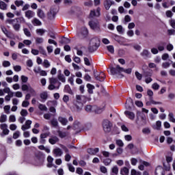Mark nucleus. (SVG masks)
I'll return each mask as SVG.
<instances>
[{
	"mask_svg": "<svg viewBox=\"0 0 175 175\" xmlns=\"http://www.w3.org/2000/svg\"><path fill=\"white\" fill-rule=\"evenodd\" d=\"M161 126H162V122L159 120L156 122V126H154L153 128L157 131H159L161 129Z\"/></svg>",
	"mask_w": 175,
	"mask_h": 175,
	"instance_id": "28",
	"label": "nucleus"
},
{
	"mask_svg": "<svg viewBox=\"0 0 175 175\" xmlns=\"http://www.w3.org/2000/svg\"><path fill=\"white\" fill-rule=\"evenodd\" d=\"M67 166L68 167V170H70L72 173H75V167H73L72 164L68 163Z\"/></svg>",
	"mask_w": 175,
	"mask_h": 175,
	"instance_id": "57",
	"label": "nucleus"
},
{
	"mask_svg": "<svg viewBox=\"0 0 175 175\" xmlns=\"http://www.w3.org/2000/svg\"><path fill=\"white\" fill-rule=\"evenodd\" d=\"M120 174L121 175H129V169L126 167H124L120 170Z\"/></svg>",
	"mask_w": 175,
	"mask_h": 175,
	"instance_id": "23",
	"label": "nucleus"
},
{
	"mask_svg": "<svg viewBox=\"0 0 175 175\" xmlns=\"http://www.w3.org/2000/svg\"><path fill=\"white\" fill-rule=\"evenodd\" d=\"M168 117H169V120L171 122L175 123V118H174V115L173 114V113H170L168 114Z\"/></svg>",
	"mask_w": 175,
	"mask_h": 175,
	"instance_id": "44",
	"label": "nucleus"
},
{
	"mask_svg": "<svg viewBox=\"0 0 175 175\" xmlns=\"http://www.w3.org/2000/svg\"><path fill=\"white\" fill-rule=\"evenodd\" d=\"M12 28L14 29V31L18 32V31H20V28H21V25H20V23H16V22H14Z\"/></svg>",
	"mask_w": 175,
	"mask_h": 175,
	"instance_id": "24",
	"label": "nucleus"
},
{
	"mask_svg": "<svg viewBox=\"0 0 175 175\" xmlns=\"http://www.w3.org/2000/svg\"><path fill=\"white\" fill-rule=\"evenodd\" d=\"M55 88H57V90H59V87H55L53 83H50V85L48 86V90H49L50 91H53V90H55Z\"/></svg>",
	"mask_w": 175,
	"mask_h": 175,
	"instance_id": "46",
	"label": "nucleus"
},
{
	"mask_svg": "<svg viewBox=\"0 0 175 175\" xmlns=\"http://www.w3.org/2000/svg\"><path fill=\"white\" fill-rule=\"evenodd\" d=\"M151 105H162L161 102H157L154 100H152V98H150V101H148L146 103L147 106H151Z\"/></svg>",
	"mask_w": 175,
	"mask_h": 175,
	"instance_id": "20",
	"label": "nucleus"
},
{
	"mask_svg": "<svg viewBox=\"0 0 175 175\" xmlns=\"http://www.w3.org/2000/svg\"><path fill=\"white\" fill-rule=\"evenodd\" d=\"M40 98L41 99H44L46 100L47 98H49V94H47V92H43L40 94Z\"/></svg>",
	"mask_w": 175,
	"mask_h": 175,
	"instance_id": "40",
	"label": "nucleus"
},
{
	"mask_svg": "<svg viewBox=\"0 0 175 175\" xmlns=\"http://www.w3.org/2000/svg\"><path fill=\"white\" fill-rule=\"evenodd\" d=\"M89 25L94 31H99V23L98 21H91L89 22Z\"/></svg>",
	"mask_w": 175,
	"mask_h": 175,
	"instance_id": "7",
	"label": "nucleus"
},
{
	"mask_svg": "<svg viewBox=\"0 0 175 175\" xmlns=\"http://www.w3.org/2000/svg\"><path fill=\"white\" fill-rule=\"evenodd\" d=\"M0 9L1 10H6V9H8V4L2 1H0Z\"/></svg>",
	"mask_w": 175,
	"mask_h": 175,
	"instance_id": "26",
	"label": "nucleus"
},
{
	"mask_svg": "<svg viewBox=\"0 0 175 175\" xmlns=\"http://www.w3.org/2000/svg\"><path fill=\"white\" fill-rule=\"evenodd\" d=\"M142 132L145 135H150V133H151V130H150L148 128H145L142 129Z\"/></svg>",
	"mask_w": 175,
	"mask_h": 175,
	"instance_id": "56",
	"label": "nucleus"
},
{
	"mask_svg": "<svg viewBox=\"0 0 175 175\" xmlns=\"http://www.w3.org/2000/svg\"><path fill=\"white\" fill-rule=\"evenodd\" d=\"M100 40L99 38L95 37L90 40L88 49L90 53H94V51H96L98 50V47H99Z\"/></svg>",
	"mask_w": 175,
	"mask_h": 175,
	"instance_id": "3",
	"label": "nucleus"
},
{
	"mask_svg": "<svg viewBox=\"0 0 175 175\" xmlns=\"http://www.w3.org/2000/svg\"><path fill=\"white\" fill-rule=\"evenodd\" d=\"M2 65L4 68H8L10 66V62L6 60L3 61Z\"/></svg>",
	"mask_w": 175,
	"mask_h": 175,
	"instance_id": "60",
	"label": "nucleus"
},
{
	"mask_svg": "<svg viewBox=\"0 0 175 175\" xmlns=\"http://www.w3.org/2000/svg\"><path fill=\"white\" fill-rule=\"evenodd\" d=\"M58 79L62 81V83H65L66 81V79L65 78V76L62 74H59L57 76Z\"/></svg>",
	"mask_w": 175,
	"mask_h": 175,
	"instance_id": "37",
	"label": "nucleus"
},
{
	"mask_svg": "<svg viewBox=\"0 0 175 175\" xmlns=\"http://www.w3.org/2000/svg\"><path fill=\"white\" fill-rule=\"evenodd\" d=\"M122 72L126 73L127 75H131V73H132V68L125 69L120 67V66H118L116 68H111V75H119V76L121 77H124V75L121 74Z\"/></svg>",
	"mask_w": 175,
	"mask_h": 175,
	"instance_id": "2",
	"label": "nucleus"
},
{
	"mask_svg": "<svg viewBox=\"0 0 175 175\" xmlns=\"http://www.w3.org/2000/svg\"><path fill=\"white\" fill-rule=\"evenodd\" d=\"M104 7L106 10H109L110 9V0L104 1Z\"/></svg>",
	"mask_w": 175,
	"mask_h": 175,
	"instance_id": "31",
	"label": "nucleus"
},
{
	"mask_svg": "<svg viewBox=\"0 0 175 175\" xmlns=\"http://www.w3.org/2000/svg\"><path fill=\"white\" fill-rule=\"evenodd\" d=\"M133 49L136 50V51H140L142 50V46L137 44H135L133 46Z\"/></svg>",
	"mask_w": 175,
	"mask_h": 175,
	"instance_id": "55",
	"label": "nucleus"
},
{
	"mask_svg": "<svg viewBox=\"0 0 175 175\" xmlns=\"http://www.w3.org/2000/svg\"><path fill=\"white\" fill-rule=\"evenodd\" d=\"M31 24H33L34 27H40V25H42V22L39 19L34 18L31 21Z\"/></svg>",
	"mask_w": 175,
	"mask_h": 175,
	"instance_id": "18",
	"label": "nucleus"
},
{
	"mask_svg": "<svg viewBox=\"0 0 175 175\" xmlns=\"http://www.w3.org/2000/svg\"><path fill=\"white\" fill-rule=\"evenodd\" d=\"M44 32H46V30L43 29H36V33H38V35H40V36H43V35L44 34Z\"/></svg>",
	"mask_w": 175,
	"mask_h": 175,
	"instance_id": "45",
	"label": "nucleus"
},
{
	"mask_svg": "<svg viewBox=\"0 0 175 175\" xmlns=\"http://www.w3.org/2000/svg\"><path fill=\"white\" fill-rule=\"evenodd\" d=\"M37 16L39 17V18L43 19L46 18V14H44V12L42 10V9H38L37 10Z\"/></svg>",
	"mask_w": 175,
	"mask_h": 175,
	"instance_id": "17",
	"label": "nucleus"
},
{
	"mask_svg": "<svg viewBox=\"0 0 175 175\" xmlns=\"http://www.w3.org/2000/svg\"><path fill=\"white\" fill-rule=\"evenodd\" d=\"M81 34L83 36H87V35H88V29L86 27H82L81 28Z\"/></svg>",
	"mask_w": 175,
	"mask_h": 175,
	"instance_id": "41",
	"label": "nucleus"
},
{
	"mask_svg": "<svg viewBox=\"0 0 175 175\" xmlns=\"http://www.w3.org/2000/svg\"><path fill=\"white\" fill-rule=\"evenodd\" d=\"M103 128L105 133L110 132V120L105 119L103 122Z\"/></svg>",
	"mask_w": 175,
	"mask_h": 175,
	"instance_id": "6",
	"label": "nucleus"
},
{
	"mask_svg": "<svg viewBox=\"0 0 175 175\" xmlns=\"http://www.w3.org/2000/svg\"><path fill=\"white\" fill-rule=\"evenodd\" d=\"M155 175H165V170L162 166L157 167L155 170Z\"/></svg>",
	"mask_w": 175,
	"mask_h": 175,
	"instance_id": "13",
	"label": "nucleus"
},
{
	"mask_svg": "<svg viewBox=\"0 0 175 175\" xmlns=\"http://www.w3.org/2000/svg\"><path fill=\"white\" fill-rule=\"evenodd\" d=\"M7 120H8V116L5 114L1 115L0 122H1V124H3V122H6Z\"/></svg>",
	"mask_w": 175,
	"mask_h": 175,
	"instance_id": "30",
	"label": "nucleus"
},
{
	"mask_svg": "<svg viewBox=\"0 0 175 175\" xmlns=\"http://www.w3.org/2000/svg\"><path fill=\"white\" fill-rule=\"evenodd\" d=\"M38 109H40V110H41V111H47V107H46V105H44L43 104H40L38 105Z\"/></svg>",
	"mask_w": 175,
	"mask_h": 175,
	"instance_id": "42",
	"label": "nucleus"
},
{
	"mask_svg": "<svg viewBox=\"0 0 175 175\" xmlns=\"http://www.w3.org/2000/svg\"><path fill=\"white\" fill-rule=\"evenodd\" d=\"M58 121L62 124V125H63V126L68 125V119H66V118L59 116Z\"/></svg>",
	"mask_w": 175,
	"mask_h": 175,
	"instance_id": "16",
	"label": "nucleus"
},
{
	"mask_svg": "<svg viewBox=\"0 0 175 175\" xmlns=\"http://www.w3.org/2000/svg\"><path fill=\"white\" fill-rule=\"evenodd\" d=\"M10 131H16V129H17V125L15 124H11L10 125Z\"/></svg>",
	"mask_w": 175,
	"mask_h": 175,
	"instance_id": "64",
	"label": "nucleus"
},
{
	"mask_svg": "<svg viewBox=\"0 0 175 175\" xmlns=\"http://www.w3.org/2000/svg\"><path fill=\"white\" fill-rule=\"evenodd\" d=\"M47 161V167H53V162L54 161V158H53L51 156H48Z\"/></svg>",
	"mask_w": 175,
	"mask_h": 175,
	"instance_id": "21",
	"label": "nucleus"
},
{
	"mask_svg": "<svg viewBox=\"0 0 175 175\" xmlns=\"http://www.w3.org/2000/svg\"><path fill=\"white\" fill-rule=\"evenodd\" d=\"M57 133L59 135V137H61V139H64V137H66L68 135L66 134V132H62L61 131H58Z\"/></svg>",
	"mask_w": 175,
	"mask_h": 175,
	"instance_id": "35",
	"label": "nucleus"
},
{
	"mask_svg": "<svg viewBox=\"0 0 175 175\" xmlns=\"http://www.w3.org/2000/svg\"><path fill=\"white\" fill-rule=\"evenodd\" d=\"M21 116H22V117H27L28 116V111H27V109H22L21 111Z\"/></svg>",
	"mask_w": 175,
	"mask_h": 175,
	"instance_id": "48",
	"label": "nucleus"
},
{
	"mask_svg": "<svg viewBox=\"0 0 175 175\" xmlns=\"http://www.w3.org/2000/svg\"><path fill=\"white\" fill-rule=\"evenodd\" d=\"M53 154L55 157H62V154H64V152L61 148H56L53 150Z\"/></svg>",
	"mask_w": 175,
	"mask_h": 175,
	"instance_id": "11",
	"label": "nucleus"
},
{
	"mask_svg": "<svg viewBox=\"0 0 175 175\" xmlns=\"http://www.w3.org/2000/svg\"><path fill=\"white\" fill-rule=\"evenodd\" d=\"M5 24L8 25H13V24H14V23H16V18L14 19H6L5 20Z\"/></svg>",
	"mask_w": 175,
	"mask_h": 175,
	"instance_id": "32",
	"label": "nucleus"
},
{
	"mask_svg": "<svg viewBox=\"0 0 175 175\" xmlns=\"http://www.w3.org/2000/svg\"><path fill=\"white\" fill-rule=\"evenodd\" d=\"M123 152L124 150L122 148H117L116 152H111V155L113 157V158H116V157L121 155Z\"/></svg>",
	"mask_w": 175,
	"mask_h": 175,
	"instance_id": "12",
	"label": "nucleus"
},
{
	"mask_svg": "<svg viewBox=\"0 0 175 175\" xmlns=\"http://www.w3.org/2000/svg\"><path fill=\"white\" fill-rule=\"evenodd\" d=\"M76 173H77V174H79V175L83 174V168L77 167L76 170Z\"/></svg>",
	"mask_w": 175,
	"mask_h": 175,
	"instance_id": "62",
	"label": "nucleus"
},
{
	"mask_svg": "<svg viewBox=\"0 0 175 175\" xmlns=\"http://www.w3.org/2000/svg\"><path fill=\"white\" fill-rule=\"evenodd\" d=\"M131 175H142V172L136 171V170L133 169L131 171Z\"/></svg>",
	"mask_w": 175,
	"mask_h": 175,
	"instance_id": "54",
	"label": "nucleus"
},
{
	"mask_svg": "<svg viewBox=\"0 0 175 175\" xmlns=\"http://www.w3.org/2000/svg\"><path fill=\"white\" fill-rule=\"evenodd\" d=\"M44 40L42 38L38 37L36 38V43L37 44H41V43H43Z\"/></svg>",
	"mask_w": 175,
	"mask_h": 175,
	"instance_id": "52",
	"label": "nucleus"
},
{
	"mask_svg": "<svg viewBox=\"0 0 175 175\" xmlns=\"http://www.w3.org/2000/svg\"><path fill=\"white\" fill-rule=\"evenodd\" d=\"M94 77L96 79H97L98 81H103V79H99V74L98 73L97 71H94Z\"/></svg>",
	"mask_w": 175,
	"mask_h": 175,
	"instance_id": "49",
	"label": "nucleus"
},
{
	"mask_svg": "<svg viewBox=\"0 0 175 175\" xmlns=\"http://www.w3.org/2000/svg\"><path fill=\"white\" fill-rule=\"evenodd\" d=\"M116 29H117L118 32H119L121 34H122V33H124V32H125V30L124 29V27H122V25H118L116 27Z\"/></svg>",
	"mask_w": 175,
	"mask_h": 175,
	"instance_id": "36",
	"label": "nucleus"
},
{
	"mask_svg": "<svg viewBox=\"0 0 175 175\" xmlns=\"http://www.w3.org/2000/svg\"><path fill=\"white\" fill-rule=\"evenodd\" d=\"M43 66L45 68H48L49 66H51L50 62L47 59H44L43 63H42Z\"/></svg>",
	"mask_w": 175,
	"mask_h": 175,
	"instance_id": "47",
	"label": "nucleus"
},
{
	"mask_svg": "<svg viewBox=\"0 0 175 175\" xmlns=\"http://www.w3.org/2000/svg\"><path fill=\"white\" fill-rule=\"evenodd\" d=\"M133 103H132V101H131L130 103H126V109H127L128 110H131V109H132V106H133Z\"/></svg>",
	"mask_w": 175,
	"mask_h": 175,
	"instance_id": "59",
	"label": "nucleus"
},
{
	"mask_svg": "<svg viewBox=\"0 0 175 175\" xmlns=\"http://www.w3.org/2000/svg\"><path fill=\"white\" fill-rule=\"evenodd\" d=\"M86 87L88 88V91L89 94H94L93 90L95 89L94 85H92L91 83H88L86 85Z\"/></svg>",
	"mask_w": 175,
	"mask_h": 175,
	"instance_id": "22",
	"label": "nucleus"
},
{
	"mask_svg": "<svg viewBox=\"0 0 175 175\" xmlns=\"http://www.w3.org/2000/svg\"><path fill=\"white\" fill-rule=\"evenodd\" d=\"M75 75L72 74L71 76L68 79V83L71 84V85H74L75 84Z\"/></svg>",
	"mask_w": 175,
	"mask_h": 175,
	"instance_id": "29",
	"label": "nucleus"
},
{
	"mask_svg": "<svg viewBox=\"0 0 175 175\" xmlns=\"http://www.w3.org/2000/svg\"><path fill=\"white\" fill-rule=\"evenodd\" d=\"M14 4L17 8H20V6H23L24 5V1L23 0H16L14 1Z\"/></svg>",
	"mask_w": 175,
	"mask_h": 175,
	"instance_id": "34",
	"label": "nucleus"
},
{
	"mask_svg": "<svg viewBox=\"0 0 175 175\" xmlns=\"http://www.w3.org/2000/svg\"><path fill=\"white\" fill-rule=\"evenodd\" d=\"M16 21L18 20L21 24H27V21L25 20V18L23 16H21L19 18H15Z\"/></svg>",
	"mask_w": 175,
	"mask_h": 175,
	"instance_id": "33",
	"label": "nucleus"
},
{
	"mask_svg": "<svg viewBox=\"0 0 175 175\" xmlns=\"http://www.w3.org/2000/svg\"><path fill=\"white\" fill-rule=\"evenodd\" d=\"M23 32L25 35H26V36H28L29 38L31 37V32L29 31V30H28V29L25 28L23 29Z\"/></svg>",
	"mask_w": 175,
	"mask_h": 175,
	"instance_id": "61",
	"label": "nucleus"
},
{
	"mask_svg": "<svg viewBox=\"0 0 175 175\" xmlns=\"http://www.w3.org/2000/svg\"><path fill=\"white\" fill-rule=\"evenodd\" d=\"M31 125H32V120H27L25 122V124L22 125L21 129L23 131V132H25V131L28 129H31Z\"/></svg>",
	"mask_w": 175,
	"mask_h": 175,
	"instance_id": "9",
	"label": "nucleus"
},
{
	"mask_svg": "<svg viewBox=\"0 0 175 175\" xmlns=\"http://www.w3.org/2000/svg\"><path fill=\"white\" fill-rule=\"evenodd\" d=\"M116 143L119 147H124V142L121 139H116Z\"/></svg>",
	"mask_w": 175,
	"mask_h": 175,
	"instance_id": "51",
	"label": "nucleus"
},
{
	"mask_svg": "<svg viewBox=\"0 0 175 175\" xmlns=\"http://www.w3.org/2000/svg\"><path fill=\"white\" fill-rule=\"evenodd\" d=\"M88 152L91 155H95V154L99 152V148H95L94 149L89 148L88 149Z\"/></svg>",
	"mask_w": 175,
	"mask_h": 175,
	"instance_id": "19",
	"label": "nucleus"
},
{
	"mask_svg": "<svg viewBox=\"0 0 175 175\" xmlns=\"http://www.w3.org/2000/svg\"><path fill=\"white\" fill-rule=\"evenodd\" d=\"M39 51L40 53V54H42V55H47V53H46V50H44V49H43V47L42 46H39Z\"/></svg>",
	"mask_w": 175,
	"mask_h": 175,
	"instance_id": "53",
	"label": "nucleus"
},
{
	"mask_svg": "<svg viewBox=\"0 0 175 175\" xmlns=\"http://www.w3.org/2000/svg\"><path fill=\"white\" fill-rule=\"evenodd\" d=\"M92 60L91 59H88V57H84V63L87 66H91V62Z\"/></svg>",
	"mask_w": 175,
	"mask_h": 175,
	"instance_id": "38",
	"label": "nucleus"
},
{
	"mask_svg": "<svg viewBox=\"0 0 175 175\" xmlns=\"http://www.w3.org/2000/svg\"><path fill=\"white\" fill-rule=\"evenodd\" d=\"M75 100L73 101V106L71 107L74 111H81L84 103L87 102V98L83 95H77Z\"/></svg>",
	"mask_w": 175,
	"mask_h": 175,
	"instance_id": "1",
	"label": "nucleus"
},
{
	"mask_svg": "<svg viewBox=\"0 0 175 175\" xmlns=\"http://www.w3.org/2000/svg\"><path fill=\"white\" fill-rule=\"evenodd\" d=\"M124 114L126 116V117H127V118H129V120H131L132 121H133V120H135V113L129 111H126L124 112Z\"/></svg>",
	"mask_w": 175,
	"mask_h": 175,
	"instance_id": "15",
	"label": "nucleus"
},
{
	"mask_svg": "<svg viewBox=\"0 0 175 175\" xmlns=\"http://www.w3.org/2000/svg\"><path fill=\"white\" fill-rule=\"evenodd\" d=\"M25 17L28 20H31V18H33L35 17V12L28 10L25 12Z\"/></svg>",
	"mask_w": 175,
	"mask_h": 175,
	"instance_id": "10",
	"label": "nucleus"
},
{
	"mask_svg": "<svg viewBox=\"0 0 175 175\" xmlns=\"http://www.w3.org/2000/svg\"><path fill=\"white\" fill-rule=\"evenodd\" d=\"M105 110H106V105L105 104L100 106H93V111L94 113H96V114H102V113L105 111Z\"/></svg>",
	"mask_w": 175,
	"mask_h": 175,
	"instance_id": "5",
	"label": "nucleus"
},
{
	"mask_svg": "<svg viewBox=\"0 0 175 175\" xmlns=\"http://www.w3.org/2000/svg\"><path fill=\"white\" fill-rule=\"evenodd\" d=\"M2 32L7 36V38H10V33H9V31H8V29L6 27L1 26V27Z\"/></svg>",
	"mask_w": 175,
	"mask_h": 175,
	"instance_id": "25",
	"label": "nucleus"
},
{
	"mask_svg": "<svg viewBox=\"0 0 175 175\" xmlns=\"http://www.w3.org/2000/svg\"><path fill=\"white\" fill-rule=\"evenodd\" d=\"M140 55L144 58V59H148V58H151V53L148 49H144L141 52Z\"/></svg>",
	"mask_w": 175,
	"mask_h": 175,
	"instance_id": "8",
	"label": "nucleus"
},
{
	"mask_svg": "<svg viewBox=\"0 0 175 175\" xmlns=\"http://www.w3.org/2000/svg\"><path fill=\"white\" fill-rule=\"evenodd\" d=\"M49 142L50 144L54 145L59 142V139L57 136H51V138L49 139Z\"/></svg>",
	"mask_w": 175,
	"mask_h": 175,
	"instance_id": "14",
	"label": "nucleus"
},
{
	"mask_svg": "<svg viewBox=\"0 0 175 175\" xmlns=\"http://www.w3.org/2000/svg\"><path fill=\"white\" fill-rule=\"evenodd\" d=\"M0 129L2 131L0 135L1 137H3V136H7V135H9L10 131L9 129H8V124L5 123H2L0 124Z\"/></svg>",
	"mask_w": 175,
	"mask_h": 175,
	"instance_id": "4",
	"label": "nucleus"
},
{
	"mask_svg": "<svg viewBox=\"0 0 175 175\" xmlns=\"http://www.w3.org/2000/svg\"><path fill=\"white\" fill-rule=\"evenodd\" d=\"M51 124L52 126H53L54 128H57V126H58V120H57L56 119H52L51 120Z\"/></svg>",
	"mask_w": 175,
	"mask_h": 175,
	"instance_id": "39",
	"label": "nucleus"
},
{
	"mask_svg": "<svg viewBox=\"0 0 175 175\" xmlns=\"http://www.w3.org/2000/svg\"><path fill=\"white\" fill-rule=\"evenodd\" d=\"M8 120L9 122H16V116L10 115Z\"/></svg>",
	"mask_w": 175,
	"mask_h": 175,
	"instance_id": "50",
	"label": "nucleus"
},
{
	"mask_svg": "<svg viewBox=\"0 0 175 175\" xmlns=\"http://www.w3.org/2000/svg\"><path fill=\"white\" fill-rule=\"evenodd\" d=\"M3 110L5 114H9L10 113V105H5L3 107Z\"/></svg>",
	"mask_w": 175,
	"mask_h": 175,
	"instance_id": "43",
	"label": "nucleus"
},
{
	"mask_svg": "<svg viewBox=\"0 0 175 175\" xmlns=\"http://www.w3.org/2000/svg\"><path fill=\"white\" fill-rule=\"evenodd\" d=\"M85 111H87V113H92V111H94V106L86 105L85 107Z\"/></svg>",
	"mask_w": 175,
	"mask_h": 175,
	"instance_id": "27",
	"label": "nucleus"
},
{
	"mask_svg": "<svg viewBox=\"0 0 175 175\" xmlns=\"http://www.w3.org/2000/svg\"><path fill=\"white\" fill-rule=\"evenodd\" d=\"M152 88L155 90H159V85L157 83H154L152 85Z\"/></svg>",
	"mask_w": 175,
	"mask_h": 175,
	"instance_id": "63",
	"label": "nucleus"
},
{
	"mask_svg": "<svg viewBox=\"0 0 175 175\" xmlns=\"http://www.w3.org/2000/svg\"><path fill=\"white\" fill-rule=\"evenodd\" d=\"M157 50H159V51H163V50H165V45L162 44H158Z\"/></svg>",
	"mask_w": 175,
	"mask_h": 175,
	"instance_id": "58",
	"label": "nucleus"
}]
</instances>
